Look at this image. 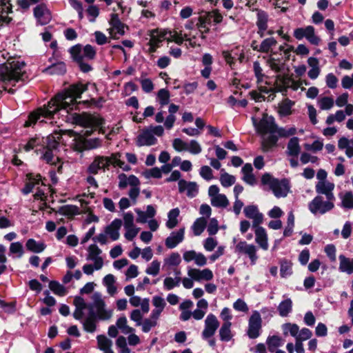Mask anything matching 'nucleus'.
<instances>
[{"label": "nucleus", "instance_id": "nucleus-1", "mask_svg": "<svg viewBox=\"0 0 353 353\" xmlns=\"http://www.w3.org/2000/svg\"><path fill=\"white\" fill-rule=\"evenodd\" d=\"M88 89V85L81 83L72 84L63 92L58 93L52 99L47 105L37 109L32 112L28 119L25 122L24 126L29 127L34 125L41 117L51 118L60 110H65L68 112L73 110L77 105V99L81 98V94Z\"/></svg>", "mask_w": 353, "mask_h": 353}, {"label": "nucleus", "instance_id": "nucleus-2", "mask_svg": "<svg viewBox=\"0 0 353 353\" xmlns=\"http://www.w3.org/2000/svg\"><path fill=\"white\" fill-rule=\"evenodd\" d=\"M24 68L25 63L19 61L14 60L0 64V84L4 90L14 93L11 87L25 81L27 76Z\"/></svg>", "mask_w": 353, "mask_h": 353}, {"label": "nucleus", "instance_id": "nucleus-3", "mask_svg": "<svg viewBox=\"0 0 353 353\" xmlns=\"http://www.w3.org/2000/svg\"><path fill=\"white\" fill-rule=\"evenodd\" d=\"M253 124L257 133L262 136L261 149L268 152L274 147L277 143L278 137L275 135L274 119L272 117L263 114L261 119L257 122L254 117L252 118Z\"/></svg>", "mask_w": 353, "mask_h": 353}, {"label": "nucleus", "instance_id": "nucleus-4", "mask_svg": "<svg viewBox=\"0 0 353 353\" xmlns=\"http://www.w3.org/2000/svg\"><path fill=\"white\" fill-rule=\"evenodd\" d=\"M121 154L112 153L110 157L97 156L87 168V172L90 174H97L99 171L105 172L109 169V166L119 167L124 171L130 170V165L125 164L121 159Z\"/></svg>", "mask_w": 353, "mask_h": 353}, {"label": "nucleus", "instance_id": "nucleus-5", "mask_svg": "<svg viewBox=\"0 0 353 353\" xmlns=\"http://www.w3.org/2000/svg\"><path fill=\"white\" fill-rule=\"evenodd\" d=\"M69 52L72 58L75 61L83 72H88L92 70V67L84 61L85 59L92 60L96 56V50L91 45H86L83 48L81 44H77L70 48Z\"/></svg>", "mask_w": 353, "mask_h": 353}, {"label": "nucleus", "instance_id": "nucleus-6", "mask_svg": "<svg viewBox=\"0 0 353 353\" xmlns=\"http://www.w3.org/2000/svg\"><path fill=\"white\" fill-rule=\"evenodd\" d=\"M261 184L268 185L270 190L276 198H285L290 191V183L288 179H279L269 173H265L261 179Z\"/></svg>", "mask_w": 353, "mask_h": 353}, {"label": "nucleus", "instance_id": "nucleus-7", "mask_svg": "<svg viewBox=\"0 0 353 353\" xmlns=\"http://www.w3.org/2000/svg\"><path fill=\"white\" fill-rule=\"evenodd\" d=\"M164 133L163 127L161 125H150L141 130L137 138V145L139 147L154 145L157 139L154 135L161 137Z\"/></svg>", "mask_w": 353, "mask_h": 353}, {"label": "nucleus", "instance_id": "nucleus-8", "mask_svg": "<svg viewBox=\"0 0 353 353\" xmlns=\"http://www.w3.org/2000/svg\"><path fill=\"white\" fill-rule=\"evenodd\" d=\"M335 200L327 199L325 201L322 196H315L308 204L310 211L314 214H324L332 210L334 208V201Z\"/></svg>", "mask_w": 353, "mask_h": 353}, {"label": "nucleus", "instance_id": "nucleus-9", "mask_svg": "<svg viewBox=\"0 0 353 353\" xmlns=\"http://www.w3.org/2000/svg\"><path fill=\"white\" fill-rule=\"evenodd\" d=\"M290 83H294V81L292 78H290L288 75H278L276 76L274 85L273 87L270 86L268 88L266 86L260 85L259 88L261 92L267 94L269 92H283L284 91H286L287 89L290 88Z\"/></svg>", "mask_w": 353, "mask_h": 353}, {"label": "nucleus", "instance_id": "nucleus-10", "mask_svg": "<svg viewBox=\"0 0 353 353\" xmlns=\"http://www.w3.org/2000/svg\"><path fill=\"white\" fill-rule=\"evenodd\" d=\"M293 36L297 40L303 38L312 45L319 46L321 43V38L316 34L315 28L312 26H307L304 28H298L294 30Z\"/></svg>", "mask_w": 353, "mask_h": 353}, {"label": "nucleus", "instance_id": "nucleus-11", "mask_svg": "<svg viewBox=\"0 0 353 353\" xmlns=\"http://www.w3.org/2000/svg\"><path fill=\"white\" fill-rule=\"evenodd\" d=\"M262 318L259 311L254 310L248 319L247 335L251 339L258 338L261 332Z\"/></svg>", "mask_w": 353, "mask_h": 353}, {"label": "nucleus", "instance_id": "nucleus-12", "mask_svg": "<svg viewBox=\"0 0 353 353\" xmlns=\"http://www.w3.org/2000/svg\"><path fill=\"white\" fill-rule=\"evenodd\" d=\"M109 24L110 28L108 32L110 38L113 39H119L120 37L125 34V30L128 29V27L121 21L119 15L115 13L110 14Z\"/></svg>", "mask_w": 353, "mask_h": 353}, {"label": "nucleus", "instance_id": "nucleus-13", "mask_svg": "<svg viewBox=\"0 0 353 353\" xmlns=\"http://www.w3.org/2000/svg\"><path fill=\"white\" fill-rule=\"evenodd\" d=\"M220 189L216 185H212L208 188V196L210 199V203L212 206L219 208H226L230 201L227 196L221 194Z\"/></svg>", "mask_w": 353, "mask_h": 353}, {"label": "nucleus", "instance_id": "nucleus-14", "mask_svg": "<svg viewBox=\"0 0 353 353\" xmlns=\"http://www.w3.org/2000/svg\"><path fill=\"white\" fill-rule=\"evenodd\" d=\"M235 252L246 255L250 259L251 265L256 264L258 256L257 248L254 245L241 241L235 246Z\"/></svg>", "mask_w": 353, "mask_h": 353}, {"label": "nucleus", "instance_id": "nucleus-15", "mask_svg": "<svg viewBox=\"0 0 353 353\" xmlns=\"http://www.w3.org/2000/svg\"><path fill=\"white\" fill-rule=\"evenodd\" d=\"M219 325L220 323L214 314L212 313L208 314L204 321V328L201 334L202 338L206 340L212 337Z\"/></svg>", "mask_w": 353, "mask_h": 353}, {"label": "nucleus", "instance_id": "nucleus-16", "mask_svg": "<svg viewBox=\"0 0 353 353\" xmlns=\"http://www.w3.org/2000/svg\"><path fill=\"white\" fill-rule=\"evenodd\" d=\"M183 259L187 263L194 262L198 267H203L208 263L207 257L202 252H196L194 250L183 252Z\"/></svg>", "mask_w": 353, "mask_h": 353}, {"label": "nucleus", "instance_id": "nucleus-17", "mask_svg": "<svg viewBox=\"0 0 353 353\" xmlns=\"http://www.w3.org/2000/svg\"><path fill=\"white\" fill-rule=\"evenodd\" d=\"M243 213L246 218L252 221V228L259 226L263 222L264 216L255 205L245 206L243 209Z\"/></svg>", "mask_w": 353, "mask_h": 353}, {"label": "nucleus", "instance_id": "nucleus-18", "mask_svg": "<svg viewBox=\"0 0 353 353\" xmlns=\"http://www.w3.org/2000/svg\"><path fill=\"white\" fill-rule=\"evenodd\" d=\"M101 253L102 250L96 244L90 245L88 248L86 260L91 261L95 264L96 270H101L104 265L103 259L101 256Z\"/></svg>", "mask_w": 353, "mask_h": 353}, {"label": "nucleus", "instance_id": "nucleus-19", "mask_svg": "<svg viewBox=\"0 0 353 353\" xmlns=\"http://www.w3.org/2000/svg\"><path fill=\"white\" fill-rule=\"evenodd\" d=\"M47 139L48 140V143L47 146L43 149L44 152L42 159L49 164L55 165L57 161H59V158L54 156L52 150L56 149L59 143L55 141L53 136L48 137Z\"/></svg>", "mask_w": 353, "mask_h": 353}, {"label": "nucleus", "instance_id": "nucleus-20", "mask_svg": "<svg viewBox=\"0 0 353 353\" xmlns=\"http://www.w3.org/2000/svg\"><path fill=\"white\" fill-rule=\"evenodd\" d=\"M188 275L192 277L195 281L201 282L203 281H210L213 279L214 274L212 271L209 268L198 269L190 268L188 270Z\"/></svg>", "mask_w": 353, "mask_h": 353}, {"label": "nucleus", "instance_id": "nucleus-21", "mask_svg": "<svg viewBox=\"0 0 353 353\" xmlns=\"http://www.w3.org/2000/svg\"><path fill=\"white\" fill-rule=\"evenodd\" d=\"M185 228H181L176 231L172 232L165 240V245L168 249L176 248L185 239Z\"/></svg>", "mask_w": 353, "mask_h": 353}, {"label": "nucleus", "instance_id": "nucleus-22", "mask_svg": "<svg viewBox=\"0 0 353 353\" xmlns=\"http://www.w3.org/2000/svg\"><path fill=\"white\" fill-rule=\"evenodd\" d=\"M335 185L329 181H318L315 185L316 192L320 194H324L327 199L335 200L333 193Z\"/></svg>", "mask_w": 353, "mask_h": 353}, {"label": "nucleus", "instance_id": "nucleus-23", "mask_svg": "<svg viewBox=\"0 0 353 353\" xmlns=\"http://www.w3.org/2000/svg\"><path fill=\"white\" fill-rule=\"evenodd\" d=\"M34 15L40 25H46L51 20V14L46 6L39 4L34 9Z\"/></svg>", "mask_w": 353, "mask_h": 353}, {"label": "nucleus", "instance_id": "nucleus-24", "mask_svg": "<svg viewBox=\"0 0 353 353\" xmlns=\"http://www.w3.org/2000/svg\"><path fill=\"white\" fill-rule=\"evenodd\" d=\"M256 243L263 250L269 248L268 236L265 229L260 225L254 227Z\"/></svg>", "mask_w": 353, "mask_h": 353}, {"label": "nucleus", "instance_id": "nucleus-25", "mask_svg": "<svg viewBox=\"0 0 353 353\" xmlns=\"http://www.w3.org/2000/svg\"><path fill=\"white\" fill-rule=\"evenodd\" d=\"M268 14L263 10H258L256 12V25L258 30L257 34L261 38L265 37V31L268 30Z\"/></svg>", "mask_w": 353, "mask_h": 353}, {"label": "nucleus", "instance_id": "nucleus-26", "mask_svg": "<svg viewBox=\"0 0 353 353\" xmlns=\"http://www.w3.org/2000/svg\"><path fill=\"white\" fill-rule=\"evenodd\" d=\"M149 35L150 39L148 43V46H149L148 52L149 54H153L160 47V44L163 40L162 35L159 32V28L151 30Z\"/></svg>", "mask_w": 353, "mask_h": 353}, {"label": "nucleus", "instance_id": "nucleus-27", "mask_svg": "<svg viewBox=\"0 0 353 353\" xmlns=\"http://www.w3.org/2000/svg\"><path fill=\"white\" fill-rule=\"evenodd\" d=\"M184 41H188L189 45L192 48L200 46L196 41V34H193L191 32L183 34L182 31L175 32L174 42L178 45H181Z\"/></svg>", "mask_w": 353, "mask_h": 353}, {"label": "nucleus", "instance_id": "nucleus-28", "mask_svg": "<svg viewBox=\"0 0 353 353\" xmlns=\"http://www.w3.org/2000/svg\"><path fill=\"white\" fill-rule=\"evenodd\" d=\"M179 190L180 192H186L188 197H194L199 191L198 185L195 182H188L184 179H181L178 183Z\"/></svg>", "mask_w": 353, "mask_h": 353}, {"label": "nucleus", "instance_id": "nucleus-29", "mask_svg": "<svg viewBox=\"0 0 353 353\" xmlns=\"http://www.w3.org/2000/svg\"><path fill=\"white\" fill-rule=\"evenodd\" d=\"M77 122L85 128H94L101 124L100 120L88 114H82L77 117Z\"/></svg>", "mask_w": 353, "mask_h": 353}, {"label": "nucleus", "instance_id": "nucleus-30", "mask_svg": "<svg viewBox=\"0 0 353 353\" xmlns=\"http://www.w3.org/2000/svg\"><path fill=\"white\" fill-rule=\"evenodd\" d=\"M93 307L96 310L99 319L108 320L112 316V310L105 308V302L100 298L96 299Z\"/></svg>", "mask_w": 353, "mask_h": 353}, {"label": "nucleus", "instance_id": "nucleus-31", "mask_svg": "<svg viewBox=\"0 0 353 353\" xmlns=\"http://www.w3.org/2000/svg\"><path fill=\"white\" fill-rule=\"evenodd\" d=\"M118 180V186L119 189L121 190L126 188L128 185H130V187L140 185L139 179L135 175L133 174L127 176L125 174L121 173L119 174Z\"/></svg>", "mask_w": 353, "mask_h": 353}, {"label": "nucleus", "instance_id": "nucleus-32", "mask_svg": "<svg viewBox=\"0 0 353 353\" xmlns=\"http://www.w3.org/2000/svg\"><path fill=\"white\" fill-rule=\"evenodd\" d=\"M122 225V221L115 219L105 229V232L112 241H117L120 236L119 230Z\"/></svg>", "mask_w": 353, "mask_h": 353}, {"label": "nucleus", "instance_id": "nucleus-33", "mask_svg": "<svg viewBox=\"0 0 353 353\" xmlns=\"http://www.w3.org/2000/svg\"><path fill=\"white\" fill-rule=\"evenodd\" d=\"M152 303L154 309L150 314L159 319L161 313L166 306V302L163 298L157 295L152 297Z\"/></svg>", "mask_w": 353, "mask_h": 353}, {"label": "nucleus", "instance_id": "nucleus-34", "mask_svg": "<svg viewBox=\"0 0 353 353\" xmlns=\"http://www.w3.org/2000/svg\"><path fill=\"white\" fill-rule=\"evenodd\" d=\"M12 12V5L10 0H0V21L8 23L11 18L8 14Z\"/></svg>", "mask_w": 353, "mask_h": 353}, {"label": "nucleus", "instance_id": "nucleus-35", "mask_svg": "<svg viewBox=\"0 0 353 353\" xmlns=\"http://www.w3.org/2000/svg\"><path fill=\"white\" fill-rule=\"evenodd\" d=\"M97 347L103 353H114L112 347V341L106 336L100 334L97 336Z\"/></svg>", "mask_w": 353, "mask_h": 353}, {"label": "nucleus", "instance_id": "nucleus-36", "mask_svg": "<svg viewBox=\"0 0 353 353\" xmlns=\"http://www.w3.org/2000/svg\"><path fill=\"white\" fill-rule=\"evenodd\" d=\"M129 302L134 307L140 306L143 313H148L150 310V300L148 298L141 299L139 296H132L130 298Z\"/></svg>", "mask_w": 353, "mask_h": 353}, {"label": "nucleus", "instance_id": "nucleus-37", "mask_svg": "<svg viewBox=\"0 0 353 353\" xmlns=\"http://www.w3.org/2000/svg\"><path fill=\"white\" fill-rule=\"evenodd\" d=\"M339 270L340 272H345L347 274H353V259H350L343 254H341L339 256Z\"/></svg>", "mask_w": 353, "mask_h": 353}, {"label": "nucleus", "instance_id": "nucleus-38", "mask_svg": "<svg viewBox=\"0 0 353 353\" xmlns=\"http://www.w3.org/2000/svg\"><path fill=\"white\" fill-rule=\"evenodd\" d=\"M252 171L253 168L250 163H245L241 169L242 180L250 185H254L256 183V177L252 174Z\"/></svg>", "mask_w": 353, "mask_h": 353}, {"label": "nucleus", "instance_id": "nucleus-39", "mask_svg": "<svg viewBox=\"0 0 353 353\" xmlns=\"http://www.w3.org/2000/svg\"><path fill=\"white\" fill-rule=\"evenodd\" d=\"M232 324L222 323L219 330V339L222 342H229L233 339L234 333L232 331Z\"/></svg>", "mask_w": 353, "mask_h": 353}, {"label": "nucleus", "instance_id": "nucleus-40", "mask_svg": "<svg viewBox=\"0 0 353 353\" xmlns=\"http://www.w3.org/2000/svg\"><path fill=\"white\" fill-rule=\"evenodd\" d=\"M27 178L28 181L26 183L25 187L22 189V192L24 194H28L30 193L34 185L39 183L41 180V176L40 174H28Z\"/></svg>", "mask_w": 353, "mask_h": 353}, {"label": "nucleus", "instance_id": "nucleus-41", "mask_svg": "<svg viewBox=\"0 0 353 353\" xmlns=\"http://www.w3.org/2000/svg\"><path fill=\"white\" fill-rule=\"evenodd\" d=\"M338 148L340 150H345L346 156L349 158L353 157V139H348L346 137H341L338 141Z\"/></svg>", "mask_w": 353, "mask_h": 353}, {"label": "nucleus", "instance_id": "nucleus-42", "mask_svg": "<svg viewBox=\"0 0 353 353\" xmlns=\"http://www.w3.org/2000/svg\"><path fill=\"white\" fill-rule=\"evenodd\" d=\"M294 102L286 98L280 102L278 105V113L281 117H285L291 114L292 107L294 105Z\"/></svg>", "mask_w": 353, "mask_h": 353}, {"label": "nucleus", "instance_id": "nucleus-43", "mask_svg": "<svg viewBox=\"0 0 353 353\" xmlns=\"http://www.w3.org/2000/svg\"><path fill=\"white\" fill-rule=\"evenodd\" d=\"M179 106L172 103L169 106V115L166 117L164 121V126L167 130H170L174 126L176 121V117L174 114L179 110Z\"/></svg>", "mask_w": 353, "mask_h": 353}, {"label": "nucleus", "instance_id": "nucleus-44", "mask_svg": "<svg viewBox=\"0 0 353 353\" xmlns=\"http://www.w3.org/2000/svg\"><path fill=\"white\" fill-rule=\"evenodd\" d=\"M207 226V219L206 218L202 216L197 218L192 225L191 226V230L193 232L194 236H200L203 231L205 230Z\"/></svg>", "mask_w": 353, "mask_h": 353}, {"label": "nucleus", "instance_id": "nucleus-45", "mask_svg": "<svg viewBox=\"0 0 353 353\" xmlns=\"http://www.w3.org/2000/svg\"><path fill=\"white\" fill-rule=\"evenodd\" d=\"M26 246L29 251L34 253H40L46 248V245L43 241H36L33 239H29Z\"/></svg>", "mask_w": 353, "mask_h": 353}, {"label": "nucleus", "instance_id": "nucleus-46", "mask_svg": "<svg viewBox=\"0 0 353 353\" xmlns=\"http://www.w3.org/2000/svg\"><path fill=\"white\" fill-rule=\"evenodd\" d=\"M116 279L112 274H107L103 279V283L106 287L108 294L114 295L117 292V288L115 285Z\"/></svg>", "mask_w": 353, "mask_h": 353}, {"label": "nucleus", "instance_id": "nucleus-47", "mask_svg": "<svg viewBox=\"0 0 353 353\" xmlns=\"http://www.w3.org/2000/svg\"><path fill=\"white\" fill-rule=\"evenodd\" d=\"M164 267L171 268L179 265L181 262V256L178 252H172L164 259Z\"/></svg>", "mask_w": 353, "mask_h": 353}, {"label": "nucleus", "instance_id": "nucleus-48", "mask_svg": "<svg viewBox=\"0 0 353 353\" xmlns=\"http://www.w3.org/2000/svg\"><path fill=\"white\" fill-rule=\"evenodd\" d=\"M180 211L179 208H174L171 210L168 214V221H166V227L168 229L175 228L178 223V216H179Z\"/></svg>", "mask_w": 353, "mask_h": 353}, {"label": "nucleus", "instance_id": "nucleus-49", "mask_svg": "<svg viewBox=\"0 0 353 353\" xmlns=\"http://www.w3.org/2000/svg\"><path fill=\"white\" fill-rule=\"evenodd\" d=\"M300 150L301 148L299 138L296 137L291 138L288 144V154L290 156L297 157Z\"/></svg>", "mask_w": 353, "mask_h": 353}, {"label": "nucleus", "instance_id": "nucleus-50", "mask_svg": "<svg viewBox=\"0 0 353 353\" xmlns=\"http://www.w3.org/2000/svg\"><path fill=\"white\" fill-rule=\"evenodd\" d=\"M283 343V339L276 335L269 336L266 339L268 350L271 352H274L276 349L281 346Z\"/></svg>", "mask_w": 353, "mask_h": 353}, {"label": "nucleus", "instance_id": "nucleus-51", "mask_svg": "<svg viewBox=\"0 0 353 353\" xmlns=\"http://www.w3.org/2000/svg\"><path fill=\"white\" fill-rule=\"evenodd\" d=\"M158 321L159 319L150 314L149 318L145 319L142 322L143 324L140 325L142 332L144 333L149 332L152 328L157 326Z\"/></svg>", "mask_w": 353, "mask_h": 353}, {"label": "nucleus", "instance_id": "nucleus-52", "mask_svg": "<svg viewBox=\"0 0 353 353\" xmlns=\"http://www.w3.org/2000/svg\"><path fill=\"white\" fill-rule=\"evenodd\" d=\"M292 310V301L290 299H286L281 301L278 306L280 316H288Z\"/></svg>", "mask_w": 353, "mask_h": 353}, {"label": "nucleus", "instance_id": "nucleus-53", "mask_svg": "<svg viewBox=\"0 0 353 353\" xmlns=\"http://www.w3.org/2000/svg\"><path fill=\"white\" fill-rule=\"evenodd\" d=\"M219 180L223 187L228 188L235 183L236 178L234 176L231 175L225 172L224 170H222Z\"/></svg>", "mask_w": 353, "mask_h": 353}, {"label": "nucleus", "instance_id": "nucleus-54", "mask_svg": "<svg viewBox=\"0 0 353 353\" xmlns=\"http://www.w3.org/2000/svg\"><path fill=\"white\" fill-rule=\"evenodd\" d=\"M282 329L285 336L290 334L292 336L294 337L295 339H296L299 332V327L295 323H285L282 325Z\"/></svg>", "mask_w": 353, "mask_h": 353}, {"label": "nucleus", "instance_id": "nucleus-55", "mask_svg": "<svg viewBox=\"0 0 353 353\" xmlns=\"http://www.w3.org/2000/svg\"><path fill=\"white\" fill-rule=\"evenodd\" d=\"M318 105L322 110H329L334 107V101L332 97H323L318 99Z\"/></svg>", "mask_w": 353, "mask_h": 353}, {"label": "nucleus", "instance_id": "nucleus-56", "mask_svg": "<svg viewBox=\"0 0 353 353\" xmlns=\"http://www.w3.org/2000/svg\"><path fill=\"white\" fill-rule=\"evenodd\" d=\"M296 132V129L295 128H278L276 125H275V135L277 137L287 138L295 134Z\"/></svg>", "mask_w": 353, "mask_h": 353}, {"label": "nucleus", "instance_id": "nucleus-57", "mask_svg": "<svg viewBox=\"0 0 353 353\" xmlns=\"http://www.w3.org/2000/svg\"><path fill=\"white\" fill-rule=\"evenodd\" d=\"M116 325L125 334L134 332V329L128 325V321L125 316L119 318L117 321Z\"/></svg>", "mask_w": 353, "mask_h": 353}, {"label": "nucleus", "instance_id": "nucleus-58", "mask_svg": "<svg viewBox=\"0 0 353 353\" xmlns=\"http://www.w3.org/2000/svg\"><path fill=\"white\" fill-rule=\"evenodd\" d=\"M49 288L54 294L60 296H63L67 293L65 288L56 281H50Z\"/></svg>", "mask_w": 353, "mask_h": 353}, {"label": "nucleus", "instance_id": "nucleus-59", "mask_svg": "<svg viewBox=\"0 0 353 353\" xmlns=\"http://www.w3.org/2000/svg\"><path fill=\"white\" fill-rule=\"evenodd\" d=\"M276 43V39L273 37L265 39L259 45V52L267 53L273 46H275Z\"/></svg>", "mask_w": 353, "mask_h": 353}, {"label": "nucleus", "instance_id": "nucleus-60", "mask_svg": "<svg viewBox=\"0 0 353 353\" xmlns=\"http://www.w3.org/2000/svg\"><path fill=\"white\" fill-rule=\"evenodd\" d=\"M82 323L83 325V329L86 332L92 333L96 330L97 325L94 317L93 316L92 312L88 317H87L85 320L82 321Z\"/></svg>", "mask_w": 353, "mask_h": 353}, {"label": "nucleus", "instance_id": "nucleus-61", "mask_svg": "<svg viewBox=\"0 0 353 353\" xmlns=\"http://www.w3.org/2000/svg\"><path fill=\"white\" fill-rule=\"evenodd\" d=\"M212 22L210 12H205L199 15L196 26V28H205V26H210Z\"/></svg>", "mask_w": 353, "mask_h": 353}, {"label": "nucleus", "instance_id": "nucleus-62", "mask_svg": "<svg viewBox=\"0 0 353 353\" xmlns=\"http://www.w3.org/2000/svg\"><path fill=\"white\" fill-rule=\"evenodd\" d=\"M170 92L166 89H161L157 92V99L161 106L166 105L170 102Z\"/></svg>", "mask_w": 353, "mask_h": 353}, {"label": "nucleus", "instance_id": "nucleus-63", "mask_svg": "<svg viewBox=\"0 0 353 353\" xmlns=\"http://www.w3.org/2000/svg\"><path fill=\"white\" fill-rule=\"evenodd\" d=\"M218 245V241L216 238L209 236L203 241V246L206 252L213 251Z\"/></svg>", "mask_w": 353, "mask_h": 353}, {"label": "nucleus", "instance_id": "nucleus-64", "mask_svg": "<svg viewBox=\"0 0 353 353\" xmlns=\"http://www.w3.org/2000/svg\"><path fill=\"white\" fill-rule=\"evenodd\" d=\"M341 198V206L345 208H353V194L352 192H347Z\"/></svg>", "mask_w": 353, "mask_h": 353}]
</instances>
